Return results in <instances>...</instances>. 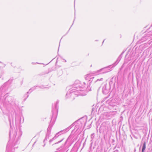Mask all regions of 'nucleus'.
I'll return each instance as SVG.
<instances>
[{
	"label": "nucleus",
	"instance_id": "nucleus-28",
	"mask_svg": "<svg viewBox=\"0 0 152 152\" xmlns=\"http://www.w3.org/2000/svg\"><path fill=\"white\" fill-rule=\"evenodd\" d=\"M27 95H26L25 97H24V96H23V98H24V99L26 98V97Z\"/></svg>",
	"mask_w": 152,
	"mask_h": 152
},
{
	"label": "nucleus",
	"instance_id": "nucleus-25",
	"mask_svg": "<svg viewBox=\"0 0 152 152\" xmlns=\"http://www.w3.org/2000/svg\"><path fill=\"white\" fill-rule=\"evenodd\" d=\"M125 52V51H123L122 53H121V54L123 55V54Z\"/></svg>",
	"mask_w": 152,
	"mask_h": 152
},
{
	"label": "nucleus",
	"instance_id": "nucleus-44",
	"mask_svg": "<svg viewBox=\"0 0 152 152\" xmlns=\"http://www.w3.org/2000/svg\"><path fill=\"white\" fill-rule=\"evenodd\" d=\"M74 21H73V23H74Z\"/></svg>",
	"mask_w": 152,
	"mask_h": 152
},
{
	"label": "nucleus",
	"instance_id": "nucleus-36",
	"mask_svg": "<svg viewBox=\"0 0 152 152\" xmlns=\"http://www.w3.org/2000/svg\"><path fill=\"white\" fill-rule=\"evenodd\" d=\"M64 60L65 62H66V60Z\"/></svg>",
	"mask_w": 152,
	"mask_h": 152
},
{
	"label": "nucleus",
	"instance_id": "nucleus-19",
	"mask_svg": "<svg viewBox=\"0 0 152 152\" xmlns=\"http://www.w3.org/2000/svg\"><path fill=\"white\" fill-rule=\"evenodd\" d=\"M37 87H38L42 89H43V88H46V87H44V86L43 85H40V86H35V87L36 88Z\"/></svg>",
	"mask_w": 152,
	"mask_h": 152
},
{
	"label": "nucleus",
	"instance_id": "nucleus-26",
	"mask_svg": "<svg viewBox=\"0 0 152 152\" xmlns=\"http://www.w3.org/2000/svg\"><path fill=\"white\" fill-rule=\"evenodd\" d=\"M137 58H136V59H135V60H134V61L132 63V64H133V63H134V61H135V60H136V59Z\"/></svg>",
	"mask_w": 152,
	"mask_h": 152
},
{
	"label": "nucleus",
	"instance_id": "nucleus-3",
	"mask_svg": "<svg viewBox=\"0 0 152 152\" xmlns=\"http://www.w3.org/2000/svg\"><path fill=\"white\" fill-rule=\"evenodd\" d=\"M59 101L57 100L56 103L54 104H52V115L51 117V119L50 121V124L47 130L46 135L45 137L44 140V142H45L46 140H47L49 138V136L50 132V131L51 127L53 125V123H52V120L53 118H56L57 116V114L58 112V104Z\"/></svg>",
	"mask_w": 152,
	"mask_h": 152
},
{
	"label": "nucleus",
	"instance_id": "nucleus-27",
	"mask_svg": "<svg viewBox=\"0 0 152 152\" xmlns=\"http://www.w3.org/2000/svg\"><path fill=\"white\" fill-rule=\"evenodd\" d=\"M78 121H79V120H78L75 121V122L74 123H75L74 124H75L76 122H77ZM75 125V124H74V125Z\"/></svg>",
	"mask_w": 152,
	"mask_h": 152
},
{
	"label": "nucleus",
	"instance_id": "nucleus-4",
	"mask_svg": "<svg viewBox=\"0 0 152 152\" xmlns=\"http://www.w3.org/2000/svg\"><path fill=\"white\" fill-rule=\"evenodd\" d=\"M69 137L64 144L60 145L59 144L63 140H64V138H63L61 140L53 144V145L54 147L56 148V149L57 151H60V152H67L69 150V147L72 144L71 143H70L68 145L66 146V145L67 142L69 140Z\"/></svg>",
	"mask_w": 152,
	"mask_h": 152
},
{
	"label": "nucleus",
	"instance_id": "nucleus-21",
	"mask_svg": "<svg viewBox=\"0 0 152 152\" xmlns=\"http://www.w3.org/2000/svg\"><path fill=\"white\" fill-rule=\"evenodd\" d=\"M62 74V71L61 69H60L59 70V72L58 73V75L59 76L61 75Z\"/></svg>",
	"mask_w": 152,
	"mask_h": 152
},
{
	"label": "nucleus",
	"instance_id": "nucleus-41",
	"mask_svg": "<svg viewBox=\"0 0 152 152\" xmlns=\"http://www.w3.org/2000/svg\"><path fill=\"white\" fill-rule=\"evenodd\" d=\"M60 46V45H59V46ZM59 48V47L58 48ZM59 49H58V50Z\"/></svg>",
	"mask_w": 152,
	"mask_h": 152
},
{
	"label": "nucleus",
	"instance_id": "nucleus-18",
	"mask_svg": "<svg viewBox=\"0 0 152 152\" xmlns=\"http://www.w3.org/2000/svg\"><path fill=\"white\" fill-rule=\"evenodd\" d=\"M36 89V88L35 87V86L30 88L28 91L29 92V94H30L33 91L35 90Z\"/></svg>",
	"mask_w": 152,
	"mask_h": 152
},
{
	"label": "nucleus",
	"instance_id": "nucleus-33",
	"mask_svg": "<svg viewBox=\"0 0 152 152\" xmlns=\"http://www.w3.org/2000/svg\"><path fill=\"white\" fill-rule=\"evenodd\" d=\"M45 145V144H44V145L43 146V147H44Z\"/></svg>",
	"mask_w": 152,
	"mask_h": 152
},
{
	"label": "nucleus",
	"instance_id": "nucleus-42",
	"mask_svg": "<svg viewBox=\"0 0 152 152\" xmlns=\"http://www.w3.org/2000/svg\"><path fill=\"white\" fill-rule=\"evenodd\" d=\"M146 28V27H145V28Z\"/></svg>",
	"mask_w": 152,
	"mask_h": 152
},
{
	"label": "nucleus",
	"instance_id": "nucleus-12",
	"mask_svg": "<svg viewBox=\"0 0 152 152\" xmlns=\"http://www.w3.org/2000/svg\"><path fill=\"white\" fill-rule=\"evenodd\" d=\"M121 59V58L118 56L116 61L113 64H112L113 66V67H114L115 66H116L119 63Z\"/></svg>",
	"mask_w": 152,
	"mask_h": 152
},
{
	"label": "nucleus",
	"instance_id": "nucleus-30",
	"mask_svg": "<svg viewBox=\"0 0 152 152\" xmlns=\"http://www.w3.org/2000/svg\"><path fill=\"white\" fill-rule=\"evenodd\" d=\"M10 134H11V133H10H10H9V135H10Z\"/></svg>",
	"mask_w": 152,
	"mask_h": 152
},
{
	"label": "nucleus",
	"instance_id": "nucleus-9",
	"mask_svg": "<svg viewBox=\"0 0 152 152\" xmlns=\"http://www.w3.org/2000/svg\"><path fill=\"white\" fill-rule=\"evenodd\" d=\"M22 118L23 119L22 122L23 123L24 121L23 117H21L18 115L15 114V122L16 124L17 123L18 124H20L21 123Z\"/></svg>",
	"mask_w": 152,
	"mask_h": 152
},
{
	"label": "nucleus",
	"instance_id": "nucleus-15",
	"mask_svg": "<svg viewBox=\"0 0 152 152\" xmlns=\"http://www.w3.org/2000/svg\"><path fill=\"white\" fill-rule=\"evenodd\" d=\"M28 94H29V91H28L27 92H26V93L24 95V97L26 95H27L26 97L25 98V99H24L23 101H25L26 99L28 98V97L29 96V95H28Z\"/></svg>",
	"mask_w": 152,
	"mask_h": 152
},
{
	"label": "nucleus",
	"instance_id": "nucleus-8",
	"mask_svg": "<svg viewBox=\"0 0 152 152\" xmlns=\"http://www.w3.org/2000/svg\"><path fill=\"white\" fill-rule=\"evenodd\" d=\"M7 83H5L0 88V100L2 99L3 96L4 95L7 94V93L8 89V87L6 85Z\"/></svg>",
	"mask_w": 152,
	"mask_h": 152
},
{
	"label": "nucleus",
	"instance_id": "nucleus-7",
	"mask_svg": "<svg viewBox=\"0 0 152 152\" xmlns=\"http://www.w3.org/2000/svg\"><path fill=\"white\" fill-rule=\"evenodd\" d=\"M75 123H73L69 126L66 128L60 131V132H58L55 134V136L51 139L49 140V143H50L53 140L56 139L59 135L61 134L65 133L69 130L74 126Z\"/></svg>",
	"mask_w": 152,
	"mask_h": 152
},
{
	"label": "nucleus",
	"instance_id": "nucleus-11",
	"mask_svg": "<svg viewBox=\"0 0 152 152\" xmlns=\"http://www.w3.org/2000/svg\"><path fill=\"white\" fill-rule=\"evenodd\" d=\"M103 80V78H101L100 79H98L96 80H93L92 83L94 85V86L96 85H99L102 83V81Z\"/></svg>",
	"mask_w": 152,
	"mask_h": 152
},
{
	"label": "nucleus",
	"instance_id": "nucleus-34",
	"mask_svg": "<svg viewBox=\"0 0 152 152\" xmlns=\"http://www.w3.org/2000/svg\"><path fill=\"white\" fill-rule=\"evenodd\" d=\"M73 24V23L72 24ZM71 26V27L72 26V25ZM71 27H70V28H69V30L70 29V28H71Z\"/></svg>",
	"mask_w": 152,
	"mask_h": 152
},
{
	"label": "nucleus",
	"instance_id": "nucleus-5",
	"mask_svg": "<svg viewBox=\"0 0 152 152\" xmlns=\"http://www.w3.org/2000/svg\"><path fill=\"white\" fill-rule=\"evenodd\" d=\"M145 32L146 33L144 34L139 41L140 43L146 41L148 40H152V37H151L152 35V24L150 27L145 31Z\"/></svg>",
	"mask_w": 152,
	"mask_h": 152
},
{
	"label": "nucleus",
	"instance_id": "nucleus-14",
	"mask_svg": "<svg viewBox=\"0 0 152 152\" xmlns=\"http://www.w3.org/2000/svg\"><path fill=\"white\" fill-rule=\"evenodd\" d=\"M146 148V143L145 142H144L143 144L142 148V152H144Z\"/></svg>",
	"mask_w": 152,
	"mask_h": 152
},
{
	"label": "nucleus",
	"instance_id": "nucleus-37",
	"mask_svg": "<svg viewBox=\"0 0 152 152\" xmlns=\"http://www.w3.org/2000/svg\"><path fill=\"white\" fill-rule=\"evenodd\" d=\"M98 41V40H95V41Z\"/></svg>",
	"mask_w": 152,
	"mask_h": 152
},
{
	"label": "nucleus",
	"instance_id": "nucleus-39",
	"mask_svg": "<svg viewBox=\"0 0 152 152\" xmlns=\"http://www.w3.org/2000/svg\"><path fill=\"white\" fill-rule=\"evenodd\" d=\"M136 151V149H135H135H134V151Z\"/></svg>",
	"mask_w": 152,
	"mask_h": 152
},
{
	"label": "nucleus",
	"instance_id": "nucleus-10",
	"mask_svg": "<svg viewBox=\"0 0 152 152\" xmlns=\"http://www.w3.org/2000/svg\"><path fill=\"white\" fill-rule=\"evenodd\" d=\"M110 87V86L107 84H105L103 86L102 90L103 93L105 94H107L109 92Z\"/></svg>",
	"mask_w": 152,
	"mask_h": 152
},
{
	"label": "nucleus",
	"instance_id": "nucleus-35",
	"mask_svg": "<svg viewBox=\"0 0 152 152\" xmlns=\"http://www.w3.org/2000/svg\"><path fill=\"white\" fill-rule=\"evenodd\" d=\"M4 67H5V64H4Z\"/></svg>",
	"mask_w": 152,
	"mask_h": 152
},
{
	"label": "nucleus",
	"instance_id": "nucleus-32",
	"mask_svg": "<svg viewBox=\"0 0 152 152\" xmlns=\"http://www.w3.org/2000/svg\"><path fill=\"white\" fill-rule=\"evenodd\" d=\"M152 111V109H151L150 110V112H151V111Z\"/></svg>",
	"mask_w": 152,
	"mask_h": 152
},
{
	"label": "nucleus",
	"instance_id": "nucleus-38",
	"mask_svg": "<svg viewBox=\"0 0 152 152\" xmlns=\"http://www.w3.org/2000/svg\"><path fill=\"white\" fill-rule=\"evenodd\" d=\"M150 41V40H148V41H147V42H148V41Z\"/></svg>",
	"mask_w": 152,
	"mask_h": 152
},
{
	"label": "nucleus",
	"instance_id": "nucleus-1",
	"mask_svg": "<svg viewBox=\"0 0 152 152\" xmlns=\"http://www.w3.org/2000/svg\"><path fill=\"white\" fill-rule=\"evenodd\" d=\"M94 78V77L91 76L90 74H87L85 76V80H88L89 82V86H88L87 88L85 82L82 83L79 80H76L72 85V87L67 92L66 97H71L72 99H74L76 96H83L86 95L89 91L88 88H90Z\"/></svg>",
	"mask_w": 152,
	"mask_h": 152
},
{
	"label": "nucleus",
	"instance_id": "nucleus-40",
	"mask_svg": "<svg viewBox=\"0 0 152 152\" xmlns=\"http://www.w3.org/2000/svg\"><path fill=\"white\" fill-rule=\"evenodd\" d=\"M0 63H2L0 61Z\"/></svg>",
	"mask_w": 152,
	"mask_h": 152
},
{
	"label": "nucleus",
	"instance_id": "nucleus-2",
	"mask_svg": "<svg viewBox=\"0 0 152 152\" xmlns=\"http://www.w3.org/2000/svg\"><path fill=\"white\" fill-rule=\"evenodd\" d=\"M22 134L20 129L15 131L12 139H10L8 142L6 147V152H15V149L18 148L20 143V140Z\"/></svg>",
	"mask_w": 152,
	"mask_h": 152
},
{
	"label": "nucleus",
	"instance_id": "nucleus-43",
	"mask_svg": "<svg viewBox=\"0 0 152 152\" xmlns=\"http://www.w3.org/2000/svg\"><path fill=\"white\" fill-rule=\"evenodd\" d=\"M151 42H150V43H149V44H150V43Z\"/></svg>",
	"mask_w": 152,
	"mask_h": 152
},
{
	"label": "nucleus",
	"instance_id": "nucleus-17",
	"mask_svg": "<svg viewBox=\"0 0 152 152\" xmlns=\"http://www.w3.org/2000/svg\"><path fill=\"white\" fill-rule=\"evenodd\" d=\"M36 89V88L35 87V86L30 88L28 91L29 92V94H30L33 91L35 90Z\"/></svg>",
	"mask_w": 152,
	"mask_h": 152
},
{
	"label": "nucleus",
	"instance_id": "nucleus-6",
	"mask_svg": "<svg viewBox=\"0 0 152 152\" xmlns=\"http://www.w3.org/2000/svg\"><path fill=\"white\" fill-rule=\"evenodd\" d=\"M112 65L108 66L107 67L102 68L97 71H94L92 72L91 74L94 75H97L100 74V72L102 71L103 72L102 73L103 74L108 72L111 71V69L114 67Z\"/></svg>",
	"mask_w": 152,
	"mask_h": 152
},
{
	"label": "nucleus",
	"instance_id": "nucleus-31",
	"mask_svg": "<svg viewBox=\"0 0 152 152\" xmlns=\"http://www.w3.org/2000/svg\"><path fill=\"white\" fill-rule=\"evenodd\" d=\"M104 40H105V39H104V41H103L102 43V44H103V43H104Z\"/></svg>",
	"mask_w": 152,
	"mask_h": 152
},
{
	"label": "nucleus",
	"instance_id": "nucleus-16",
	"mask_svg": "<svg viewBox=\"0 0 152 152\" xmlns=\"http://www.w3.org/2000/svg\"><path fill=\"white\" fill-rule=\"evenodd\" d=\"M77 148L76 147H73L72 148L70 152H77Z\"/></svg>",
	"mask_w": 152,
	"mask_h": 152
},
{
	"label": "nucleus",
	"instance_id": "nucleus-22",
	"mask_svg": "<svg viewBox=\"0 0 152 152\" xmlns=\"http://www.w3.org/2000/svg\"><path fill=\"white\" fill-rule=\"evenodd\" d=\"M123 56V55L121 54L119 55V57L120 58H122Z\"/></svg>",
	"mask_w": 152,
	"mask_h": 152
},
{
	"label": "nucleus",
	"instance_id": "nucleus-20",
	"mask_svg": "<svg viewBox=\"0 0 152 152\" xmlns=\"http://www.w3.org/2000/svg\"><path fill=\"white\" fill-rule=\"evenodd\" d=\"M95 134L94 133H92L91 134V137L92 140H91V141H92L93 140V139L94 138Z\"/></svg>",
	"mask_w": 152,
	"mask_h": 152
},
{
	"label": "nucleus",
	"instance_id": "nucleus-13",
	"mask_svg": "<svg viewBox=\"0 0 152 152\" xmlns=\"http://www.w3.org/2000/svg\"><path fill=\"white\" fill-rule=\"evenodd\" d=\"M9 121L10 123V128L12 127V123L13 124V117L12 115L11 117L10 116L9 117Z\"/></svg>",
	"mask_w": 152,
	"mask_h": 152
},
{
	"label": "nucleus",
	"instance_id": "nucleus-23",
	"mask_svg": "<svg viewBox=\"0 0 152 152\" xmlns=\"http://www.w3.org/2000/svg\"><path fill=\"white\" fill-rule=\"evenodd\" d=\"M123 56V55L121 54L119 55V57L120 58H122Z\"/></svg>",
	"mask_w": 152,
	"mask_h": 152
},
{
	"label": "nucleus",
	"instance_id": "nucleus-29",
	"mask_svg": "<svg viewBox=\"0 0 152 152\" xmlns=\"http://www.w3.org/2000/svg\"><path fill=\"white\" fill-rule=\"evenodd\" d=\"M92 87V86H91V87L90 88V90H89V91H91V87Z\"/></svg>",
	"mask_w": 152,
	"mask_h": 152
},
{
	"label": "nucleus",
	"instance_id": "nucleus-24",
	"mask_svg": "<svg viewBox=\"0 0 152 152\" xmlns=\"http://www.w3.org/2000/svg\"><path fill=\"white\" fill-rule=\"evenodd\" d=\"M39 64L38 63H37V62H36V63H34V62H32V64Z\"/></svg>",
	"mask_w": 152,
	"mask_h": 152
}]
</instances>
